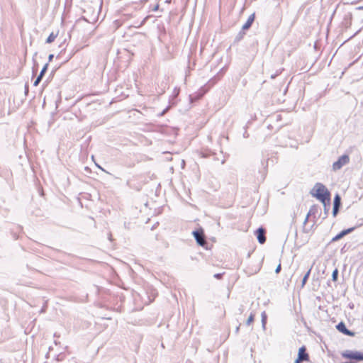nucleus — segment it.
<instances>
[{"mask_svg":"<svg viewBox=\"0 0 363 363\" xmlns=\"http://www.w3.org/2000/svg\"><path fill=\"white\" fill-rule=\"evenodd\" d=\"M266 230L263 228H259L256 231L257 239L260 244H264L266 242L265 236Z\"/></svg>","mask_w":363,"mask_h":363,"instance_id":"obj_5","label":"nucleus"},{"mask_svg":"<svg viewBox=\"0 0 363 363\" xmlns=\"http://www.w3.org/2000/svg\"><path fill=\"white\" fill-rule=\"evenodd\" d=\"M254 20H255V13H252L249 16V18L247 20V21L245 22V23L242 26V29L243 30L249 29L251 27Z\"/></svg>","mask_w":363,"mask_h":363,"instance_id":"obj_8","label":"nucleus"},{"mask_svg":"<svg viewBox=\"0 0 363 363\" xmlns=\"http://www.w3.org/2000/svg\"><path fill=\"white\" fill-rule=\"evenodd\" d=\"M317 210H318L317 206H313L311 207L308 214L310 215V216L311 215H313V214H315L317 212Z\"/></svg>","mask_w":363,"mask_h":363,"instance_id":"obj_15","label":"nucleus"},{"mask_svg":"<svg viewBox=\"0 0 363 363\" xmlns=\"http://www.w3.org/2000/svg\"><path fill=\"white\" fill-rule=\"evenodd\" d=\"M145 21V18L143 19V21L142 22V24L144 23Z\"/></svg>","mask_w":363,"mask_h":363,"instance_id":"obj_36","label":"nucleus"},{"mask_svg":"<svg viewBox=\"0 0 363 363\" xmlns=\"http://www.w3.org/2000/svg\"><path fill=\"white\" fill-rule=\"evenodd\" d=\"M279 73H280V72H277V73H276V74H272V75H271V78H272V79H274L277 75H279Z\"/></svg>","mask_w":363,"mask_h":363,"instance_id":"obj_26","label":"nucleus"},{"mask_svg":"<svg viewBox=\"0 0 363 363\" xmlns=\"http://www.w3.org/2000/svg\"><path fill=\"white\" fill-rule=\"evenodd\" d=\"M48 63H46L44 67H43V69H41L39 75L41 76L42 77H43L45 73L46 72L47 69H48Z\"/></svg>","mask_w":363,"mask_h":363,"instance_id":"obj_17","label":"nucleus"},{"mask_svg":"<svg viewBox=\"0 0 363 363\" xmlns=\"http://www.w3.org/2000/svg\"><path fill=\"white\" fill-rule=\"evenodd\" d=\"M26 93H27L28 91V85H26Z\"/></svg>","mask_w":363,"mask_h":363,"instance_id":"obj_31","label":"nucleus"},{"mask_svg":"<svg viewBox=\"0 0 363 363\" xmlns=\"http://www.w3.org/2000/svg\"><path fill=\"white\" fill-rule=\"evenodd\" d=\"M313 191H315V193H312L313 195L320 201L324 206L327 204L330 205V192L323 184L317 183L313 189Z\"/></svg>","mask_w":363,"mask_h":363,"instance_id":"obj_1","label":"nucleus"},{"mask_svg":"<svg viewBox=\"0 0 363 363\" xmlns=\"http://www.w3.org/2000/svg\"><path fill=\"white\" fill-rule=\"evenodd\" d=\"M342 235L341 234V233H338L337 235H335L333 239H332V241L333 242H335V241H337L339 240H340L341 238H342Z\"/></svg>","mask_w":363,"mask_h":363,"instance_id":"obj_19","label":"nucleus"},{"mask_svg":"<svg viewBox=\"0 0 363 363\" xmlns=\"http://www.w3.org/2000/svg\"><path fill=\"white\" fill-rule=\"evenodd\" d=\"M280 271H281V264H279L277 267V268H276V269H275V272H276L277 274H278V273H279V272H280Z\"/></svg>","mask_w":363,"mask_h":363,"instance_id":"obj_23","label":"nucleus"},{"mask_svg":"<svg viewBox=\"0 0 363 363\" xmlns=\"http://www.w3.org/2000/svg\"><path fill=\"white\" fill-rule=\"evenodd\" d=\"M193 235L196 242L200 246H204L206 244L203 230L202 229L193 231Z\"/></svg>","mask_w":363,"mask_h":363,"instance_id":"obj_4","label":"nucleus"},{"mask_svg":"<svg viewBox=\"0 0 363 363\" xmlns=\"http://www.w3.org/2000/svg\"><path fill=\"white\" fill-rule=\"evenodd\" d=\"M239 328H240V327H239V326H238V327H237V328H236V332H238Z\"/></svg>","mask_w":363,"mask_h":363,"instance_id":"obj_33","label":"nucleus"},{"mask_svg":"<svg viewBox=\"0 0 363 363\" xmlns=\"http://www.w3.org/2000/svg\"><path fill=\"white\" fill-rule=\"evenodd\" d=\"M298 358L302 361H308L309 359V355L306 352V349L304 346L299 348L298 352Z\"/></svg>","mask_w":363,"mask_h":363,"instance_id":"obj_7","label":"nucleus"},{"mask_svg":"<svg viewBox=\"0 0 363 363\" xmlns=\"http://www.w3.org/2000/svg\"><path fill=\"white\" fill-rule=\"evenodd\" d=\"M309 216H310V215L307 214V216L304 220V222H303L304 225L308 222Z\"/></svg>","mask_w":363,"mask_h":363,"instance_id":"obj_25","label":"nucleus"},{"mask_svg":"<svg viewBox=\"0 0 363 363\" xmlns=\"http://www.w3.org/2000/svg\"><path fill=\"white\" fill-rule=\"evenodd\" d=\"M340 204H341V198L339 194H336L334 198L333 206L340 207Z\"/></svg>","mask_w":363,"mask_h":363,"instance_id":"obj_10","label":"nucleus"},{"mask_svg":"<svg viewBox=\"0 0 363 363\" xmlns=\"http://www.w3.org/2000/svg\"><path fill=\"white\" fill-rule=\"evenodd\" d=\"M350 162V157L347 155H343L339 157V159L333 164V169L337 171L340 169L344 165L348 164Z\"/></svg>","mask_w":363,"mask_h":363,"instance_id":"obj_3","label":"nucleus"},{"mask_svg":"<svg viewBox=\"0 0 363 363\" xmlns=\"http://www.w3.org/2000/svg\"><path fill=\"white\" fill-rule=\"evenodd\" d=\"M339 208L340 207H338V206H333V214L334 216H336L337 213H338Z\"/></svg>","mask_w":363,"mask_h":363,"instance_id":"obj_20","label":"nucleus"},{"mask_svg":"<svg viewBox=\"0 0 363 363\" xmlns=\"http://www.w3.org/2000/svg\"><path fill=\"white\" fill-rule=\"evenodd\" d=\"M337 329L342 333L343 334L345 335H350V336H353L354 335V333L349 330L347 328H346V325L345 324L343 323V322H340L339 323L337 326H336Z\"/></svg>","mask_w":363,"mask_h":363,"instance_id":"obj_6","label":"nucleus"},{"mask_svg":"<svg viewBox=\"0 0 363 363\" xmlns=\"http://www.w3.org/2000/svg\"><path fill=\"white\" fill-rule=\"evenodd\" d=\"M255 314L251 313L246 321V325H250L254 320Z\"/></svg>","mask_w":363,"mask_h":363,"instance_id":"obj_16","label":"nucleus"},{"mask_svg":"<svg viewBox=\"0 0 363 363\" xmlns=\"http://www.w3.org/2000/svg\"><path fill=\"white\" fill-rule=\"evenodd\" d=\"M223 273H217L213 275V277L217 279H220L223 277Z\"/></svg>","mask_w":363,"mask_h":363,"instance_id":"obj_21","label":"nucleus"},{"mask_svg":"<svg viewBox=\"0 0 363 363\" xmlns=\"http://www.w3.org/2000/svg\"><path fill=\"white\" fill-rule=\"evenodd\" d=\"M225 160L224 158H223V159H222V160H221V164H224V163H225Z\"/></svg>","mask_w":363,"mask_h":363,"instance_id":"obj_32","label":"nucleus"},{"mask_svg":"<svg viewBox=\"0 0 363 363\" xmlns=\"http://www.w3.org/2000/svg\"><path fill=\"white\" fill-rule=\"evenodd\" d=\"M214 160H219V158L218 157H215Z\"/></svg>","mask_w":363,"mask_h":363,"instance_id":"obj_35","label":"nucleus"},{"mask_svg":"<svg viewBox=\"0 0 363 363\" xmlns=\"http://www.w3.org/2000/svg\"><path fill=\"white\" fill-rule=\"evenodd\" d=\"M242 38V34L239 33V35H238V36L237 37V38H238V40H240V38Z\"/></svg>","mask_w":363,"mask_h":363,"instance_id":"obj_28","label":"nucleus"},{"mask_svg":"<svg viewBox=\"0 0 363 363\" xmlns=\"http://www.w3.org/2000/svg\"><path fill=\"white\" fill-rule=\"evenodd\" d=\"M337 277H338V270H337V269H335V270H333V274H332V280L333 281H336L337 280Z\"/></svg>","mask_w":363,"mask_h":363,"instance_id":"obj_14","label":"nucleus"},{"mask_svg":"<svg viewBox=\"0 0 363 363\" xmlns=\"http://www.w3.org/2000/svg\"><path fill=\"white\" fill-rule=\"evenodd\" d=\"M57 33H55L53 32H52L50 35L48 37L47 40H46V43H52L55 38H57Z\"/></svg>","mask_w":363,"mask_h":363,"instance_id":"obj_9","label":"nucleus"},{"mask_svg":"<svg viewBox=\"0 0 363 363\" xmlns=\"http://www.w3.org/2000/svg\"><path fill=\"white\" fill-rule=\"evenodd\" d=\"M342 356L349 359L363 361V353L358 351L346 350L342 353Z\"/></svg>","mask_w":363,"mask_h":363,"instance_id":"obj_2","label":"nucleus"},{"mask_svg":"<svg viewBox=\"0 0 363 363\" xmlns=\"http://www.w3.org/2000/svg\"><path fill=\"white\" fill-rule=\"evenodd\" d=\"M324 207H325V216H327L328 215V209L326 208V206Z\"/></svg>","mask_w":363,"mask_h":363,"instance_id":"obj_29","label":"nucleus"},{"mask_svg":"<svg viewBox=\"0 0 363 363\" xmlns=\"http://www.w3.org/2000/svg\"><path fill=\"white\" fill-rule=\"evenodd\" d=\"M43 77L40 75L38 76V77L36 78V79L35 80L34 83H33V85L35 86H38L39 84V83L40 82V81L42 80Z\"/></svg>","mask_w":363,"mask_h":363,"instance_id":"obj_18","label":"nucleus"},{"mask_svg":"<svg viewBox=\"0 0 363 363\" xmlns=\"http://www.w3.org/2000/svg\"><path fill=\"white\" fill-rule=\"evenodd\" d=\"M302 362H303V361H302L301 359H298V358L297 357V359L295 360V362H294V363H302Z\"/></svg>","mask_w":363,"mask_h":363,"instance_id":"obj_27","label":"nucleus"},{"mask_svg":"<svg viewBox=\"0 0 363 363\" xmlns=\"http://www.w3.org/2000/svg\"><path fill=\"white\" fill-rule=\"evenodd\" d=\"M261 317H262V325L263 329L265 330V326H266V323H267V314H266L265 311H263L262 313Z\"/></svg>","mask_w":363,"mask_h":363,"instance_id":"obj_11","label":"nucleus"},{"mask_svg":"<svg viewBox=\"0 0 363 363\" xmlns=\"http://www.w3.org/2000/svg\"><path fill=\"white\" fill-rule=\"evenodd\" d=\"M167 111L166 109H165V110H164V111H163V112H162V115H163V114L165 113V111Z\"/></svg>","mask_w":363,"mask_h":363,"instance_id":"obj_34","label":"nucleus"},{"mask_svg":"<svg viewBox=\"0 0 363 363\" xmlns=\"http://www.w3.org/2000/svg\"><path fill=\"white\" fill-rule=\"evenodd\" d=\"M311 274V269L306 272V274L304 275L302 279L301 286L303 287L310 276Z\"/></svg>","mask_w":363,"mask_h":363,"instance_id":"obj_12","label":"nucleus"},{"mask_svg":"<svg viewBox=\"0 0 363 363\" xmlns=\"http://www.w3.org/2000/svg\"><path fill=\"white\" fill-rule=\"evenodd\" d=\"M204 93L205 92L199 94L196 96H195V99L197 100V99H199L200 98H201L203 96V95L204 94Z\"/></svg>","mask_w":363,"mask_h":363,"instance_id":"obj_22","label":"nucleus"},{"mask_svg":"<svg viewBox=\"0 0 363 363\" xmlns=\"http://www.w3.org/2000/svg\"><path fill=\"white\" fill-rule=\"evenodd\" d=\"M159 6L156 5L155 8L153 9V11H157L158 9Z\"/></svg>","mask_w":363,"mask_h":363,"instance_id":"obj_30","label":"nucleus"},{"mask_svg":"<svg viewBox=\"0 0 363 363\" xmlns=\"http://www.w3.org/2000/svg\"><path fill=\"white\" fill-rule=\"evenodd\" d=\"M53 57H54V55L53 54L49 55V56H48V62H51L52 60Z\"/></svg>","mask_w":363,"mask_h":363,"instance_id":"obj_24","label":"nucleus"},{"mask_svg":"<svg viewBox=\"0 0 363 363\" xmlns=\"http://www.w3.org/2000/svg\"><path fill=\"white\" fill-rule=\"evenodd\" d=\"M354 230V228H350L345 230H342L340 233L342 235V237L348 235L349 233H352Z\"/></svg>","mask_w":363,"mask_h":363,"instance_id":"obj_13","label":"nucleus"}]
</instances>
